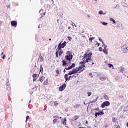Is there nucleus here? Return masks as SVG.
Returning a JSON list of instances; mask_svg holds the SVG:
<instances>
[{
	"mask_svg": "<svg viewBox=\"0 0 128 128\" xmlns=\"http://www.w3.org/2000/svg\"><path fill=\"white\" fill-rule=\"evenodd\" d=\"M92 53H88L86 52L84 56H82V61H81L79 62V64L80 66L77 68V70L78 72H82L84 70V68H86V64L88 63V64L90 66H92V64H94V63L92 62Z\"/></svg>",
	"mask_w": 128,
	"mask_h": 128,
	"instance_id": "f257e3e1",
	"label": "nucleus"
},
{
	"mask_svg": "<svg viewBox=\"0 0 128 128\" xmlns=\"http://www.w3.org/2000/svg\"><path fill=\"white\" fill-rule=\"evenodd\" d=\"M65 58L66 60H72V55L70 53V51H68L66 52Z\"/></svg>",
	"mask_w": 128,
	"mask_h": 128,
	"instance_id": "f03ea898",
	"label": "nucleus"
},
{
	"mask_svg": "<svg viewBox=\"0 0 128 128\" xmlns=\"http://www.w3.org/2000/svg\"><path fill=\"white\" fill-rule=\"evenodd\" d=\"M66 46V41H64L62 43V42H61L58 45V48L60 49V48H64V46Z\"/></svg>",
	"mask_w": 128,
	"mask_h": 128,
	"instance_id": "7ed1b4c3",
	"label": "nucleus"
},
{
	"mask_svg": "<svg viewBox=\"0 0 128 128\" xmlns=\"http://www.w3.org/2000/svg\"><path fill=\"white\" fill-rule=\"evenodd\" d=\"M78 68H74L73 70L69 72L68 73V76H70L72 74H78Z\"/></svg>",
	"mask_w": 128,
	"mask_h": 128,
	"instance_id": "20e7f679",
	"label": "nucleus"
},
{
	"mask_svg": "<svg viewBox=\"0 0 128 128\" xmlns=\"http://www.w3.org/2000/svg\"><path fill=\"white\" fill-rule=\"evenodd\" d=\"M110 104V102L105 101L102 104L101 108H104V106H108Z\"/></svg>",
	"mask_w": 128,
	"mask_h": 128,
	"instance_id": "39448f33",
	"label": "nucleus"
},
{
	"mask_svg": "<svg viewBox=\"0 0 128 128\" xmlns=\"http://www.w3.org/2000/svg\"><path fill=\"white\" fill-rule=\"evenodd\" d=\"M56 52H58V53L59 56H62L64 54V51L60 48H60H57V49L56 50Z\"/></svg>",
	"mask_w": 128,
	"mask_h": 128,
	"instance_id": "423d86ee",
	"label": "nucleus"
},
{
	"mask_svg": "<svg viewBox=\"0 0 128 128\" xmlns=\"http://www.w3.org/2000/svg\"><path fill=\"white\" fill-rule=\"evenodd\" d=\"M66 87V84H64L61 86H60V87H59L58 90L60 92H62V90H64Z\"/></svg>",
	"mask_w": 128,
	"mask_h": 128,
	"instance_id": "0eeeda50",
	"label": "nucleus"
},
{
	"mask_svg": "<svg viewBox=\"0 0 128 128\" xmlns=\"http://www.w3.org/2000/svg\"><path fill=\"white\" fill-rule=\"evenodd\" d=\"M38 76H40V74H34L32 75V77L33 78V82H34V80H36Z\"/></svg>",
	"mask_w": 128,
	"mask_h": 128,
	"instance_id": "6e6552de",
	"label": "nucleus"
},
{
	"mask_svg": "<svg viewBox=\"0 0 128 128\" xmlns=\"http://www.w3.org/2000/svg\"><path fill=\"white\" fill-rule=\"evenodd\" d=\"M61 124L64 126H66V118H64L61 120Z\"/></svg>",
	"mask_w": 128,
	"mask_h": 128,
	"instance_id": "1a4fd4ad",
	"label": "nucleus"
},
{
	"mask_svg": "<svg viewBox=\"0 0 128 128\" xmlns=\"http://www.w3.org/2000/svg\"><path fill=\"white\" fill-rule=\"evenodd\" d=\"M92 98L94 99L92 101L90 102V104H94L98 100V97L95 98L94 96H93Z\"/></svg>",
	"mask_w": 128,
	"mask_h": 128,
	"instance_id": "9d476101",
	"label": "nucleus"
},
{
	"mask_svg": "<svg viewBox=\"0 0 128 128\" xmlns=\"http://www.w3.org/2000/svg\"><path fill=\"white\" fill-rule=\"evenodd\" d=\"M44 80H46V78L44 76H41L39 77L38 80L40 82H43Z\"/></svg>",
	"mask_w": 128,
	"mask_h": 128,
	"instance_id": "9b49d317",
	"label": "nucleus"
},
{
	"mask_svg": "<svg viewBox=\"0 0 128 128\" xmlns=\"http://www.w3.org/2000/svg\"><path fill=\"white\" fill-rule=\"evenodd\" d=\"M11 24L12 26H14L15 28H16V24H18V22L16 20H13L11 22Z\"/></svg>",
	"mask_w": 128,
	"mask_h": 128,
	"instance_id": "f8f14e48",
	"label": "nucleus"
},
{
	"mask_svg": "<svg viewBox=\"0 0 128 128\" xmlns=\"http://www.w3.org/2000/svg\"><path fill=\"white\" fill-rule=\"evenodd\" d=\"M38 60H40V62H42L44 60V57L42 56H40L38 58Z\"/></svg>",
	"mask_w": 128,
	"mask_h": 128,
	"instance_id": "ddd939ff",
	"label": "nucleus"
},
{
	"mask_svg": "<svg viewBox=\"0 0 128 128\" xmlns=\"http://www.w3.org/2000/svg\"><path fill=\"white\" fill-rule=\"evenodd\" d=\"M64 78L66 80V82H67V80H68V74H66L64 76Z\"/></svg>",
	"mask_w": 128,
	"mask_h": 128,
	"instance_id": "4468645a",
	"label": "nucleus"
},
{
	"mask_svg": "<svg viewBox=\"0 0 128 128\" xmlns=\"http://www.w3.org/2000/svg\"><path fill=\"white\" fill-rule=\"evenodd\" d=\"M48 79L44 80V82H43L44 86H48Z\"/></svg>",
	"mask_w": 128,
	"mask_h": 128,
	"instance_id": "2eb2a0df",
	"label": "nucleus"
},
{
	"mask_svg": "<svg viewBox=\"0 0 128 128\" xmlns=\"http://www.w3.org/2000/svg\"><path fill=\"white\" fill-rule=\"evenodd\" d=\"M124 52H128V47H125L124 48H123V50H122Z\"/></svg>",
	"mask_w": 128,
	"mask_h": 128,
	"instance_id": "dca6fc26",
	"label": "nucleus"
},
{
	"mask_svg": "<svg viewBox=\"0 0 128 128\" xmlns=\"http://www.w3.org/2000/svg\"><path fill=\"white\" fill-rule=\"evenodd\" d=\"M104 99L106 100H108V96L106 94H104Z\"/></svg>",
	"mask_w": 128,
	"mask_h": 128,
	"instance_id": "f3484780",
	"label": "nucleus"
},
{
	"mask_svg": "<svg viewBox=\"0 0 128 128\" xmlns=\"http://www.w3.org/2000/svg\"><path fill=\"white\" fill-rule=\"evenodd\" d=\"M98 116H100V111L98 112L95 113V118H98Z\"/></svg>",
	"mask_w": 128,
	"mask_h": 128,
	"instance_id": "a211bd4d",
	"label": "nucleus"
},
{
	"mask_svg": "<svg viewBox=\"0 0 128 128\" xmlns=\"http://www.w3.org/2000/svg\"><path fill=\"white\" fill-rule=\"evenodd\" d=\"M62 66H66L68 64H66V62L64 61V60H62Z\"/></svg>",
	"mask_w": 128,
	"mask_h": 128,
	"instance_id": "6ab92c4d",
	"label": "nucleus"
},
{
	"mask_svg": "<svg viewBox=\"0 0 128 128\" xmlns=\"http://www.w3.org/2000/svg\"><path fill=\"white\" fill-rule=\"evenodd\" d=\"M78 118H80V116H74V117H73V119H74V120H78Z\"/></svg>",
	"mask_w": 128,
	"mask_h": 128,
	"instance_id": "aec40b11",
	"label": "nucleus"
},
{
	"mask_svg": "<svg viewBox=\"0 0 128 128\" xmlns=\"http://www.w3.org/2000/svg\"><path fill=\"white\" fill-rule=\"evenodd\" d=\"M100 80L104 81V80H106V78L105 77L101 76V77L100 78Z\"/></svg>",
	"mask_w": 128,
	"mask_h": 128,
	"instance_id": "412c9836",
	"label": "nucleus"
},
{
	"mask_svg": "<svg viewBox=\"0 0 128 128\" xmlns=\"http://www.w3.org/2000/svg\"><path fill=\"white\" fill-rule=\"evenodd\" d=\"M56 76H60V70L58 69L56 70Z\"/></svg>",
	"mask_w": 128,
	"mask_h": 128,
	"instance_id": "4be33fe9",
	"label": "nucleus"
},
{
	"mask_svg": "<svg viewBox=\"0 0 128 128\" xmlns=\"http://www.w3.org/2000/svg\"><path fill=\"white\" fill-rule=\"evenodd\" d=\"M94 38H96L94 37L90 38H89V40L90 42H92V40H94Z\"/></svg>",
	"mask_w": 128,
	"mask_h": 128,
	"instance_id": "5701e85b",
	"label": "nucleus"
},
{
	"mask_svg": "<svg viewBox=\"0 0 128 128\" xmlns=\"http://www.w3.org/2000/svg\"><path fill=\"white\" fill-rule=\"evenodd\" d=\"M2 54H4V52L1 54V56H2V58H3V60H4L6 58V54L3 55V56Z\"/></svg>",
	"mask_w": 128,
	"mask_h": 128,
	"instance_id": "b1692460",
	"label": "nucleus"
},
{
	"mask_svg": "<svg viewBox=\"0 0 128 128\" xmlns=\"http://www.w3.org/2000/svg\"><path fill=\"white\" fill-rule=\"evenodd\" d=\"M98 40H100V42H101L102 44H104V41H102V39L100 38H98Z\"/></svg>",
	"mask_w": 128,
	"mask_h": 128,
	"instance_id": "393cba45",
	"label": "nucleus"
},
{
	"mask_svg": "<svg viewBox=\"0 0 128 128\" xmlns=\"http://www.w3.org/2000/svg\"><path fill=\"white\" fill-rule=\"evenodd\" d=\"M103 52H104V54H108V51L106 50V48H104L102 50Z\"/></svg>",
	"mask_w": 128,
	"mask_h": 128,
	"instance_id": "a878e982",
	"label": "nucleus"
},
{
	"mask_svg": "<svg viewBox=\"0 0 128 128\" xmlns=\"http://www.w3.org/2000/svg\"><path fill=\"white\" fill-rule=\"evenodd\" d=\"M76 66V64L72 63V64L70 66L71 68H74Z\"/></svg>",
	"mask_w": 128,
	"mask_h": 128,
	"instance_id": "bb28decb",
	"label": "nucleus"
},
{
	"mask_svg": "<svg viewBox=\"0 0 128 128\" xmlns=\"http://www.w3.org/2000/svg\"><path fill=\"white\" fill-rule=\"evenodd\" d=\"M108 67L109 68H114V65L112 64H108Z\"/></svg>",
	"mask_w": 128,
	"mask_h": 128,
	"instance_id": "cd10ccee",
	"label": "nucleus"
},
{
	"mask_svg": "<svg viewBox=\"0 0 128 128\" xmlns=\"http://www.w3.org/2000/svg\"><path fill=\"white\" fill-rule=\"evenodd\" d=\"M110 22H114V24H116V20H114L113 18H110Z\"/></svg>",
	"mask_w": 128,
	"mask_h": 128,
	"instance_id": "c85d7f7f",
	"label": "nucleus"
},
{
	"mask_svg": "<svg viewBox=\"0 0 128 128\" xmlns=\"http://www.w3.org/2000/svg\"><path fill=\"white\" fill-rule=\"evenodd\" d=\"M6 88L8 90H10V85H7Z\"/></svg>",
	"mask_w": 128,
	"mask_h": 128,
	"instance_id": "c756f323",
	"label": "nucleus"
},
{
	"mask_svg": "<svg viewBox=\"0 0 128 128\" xmlns=\"http://www.w3.org/2000/svg\"><path fill=\"white\" fill-rule=\"evenodd\" d=\"M65 70H72V67L69 66L68 68H65Z\"/></svg>",
	"mask_w": 128,
	"mask_h": 128,
	"instance_id": "7c9ffc66",
	"label": "nucleus"
},
{
	"mask_svg": "<svg viewBox=\"0 0 128 128\" xmlns=\"http://www.w3.org/2000/svg\"><path fill=\"white\" fill-rule=\"evenodd\" d=\"M42 70H44V68H42V66L40 65V72H42Z\"/></svg>",
	"mask_w": 128,
	"mask_h": 128,
	"instance_id": "2f4dec72",
	"label": "nucleus"
},
{
	"mask_svg": "<svg viewBox=\"0 0 128 128\" xmlns=\"http://www.w3.org/2000/svg\"><path fill=\"white\" fill-rule=\"evenodd\" d=\"M98 14H104V12H102V10H100V11L98 12Z\"/></svg>",
	"mask_w": 128,
	"mask_h": 128,
	"instance_id": "473e14b6",
	"label": "nucleus"
},
{
	"mask_svg": "<svg viewBox=\"0 0 128 128\" xmlns=\"http://www.w3.org/2000/svg\"><path fill=\"white\" fill-rule=\"evenodd\" d=\"M78 74H75L72 76V78H78Z\"/></svg>",
	"mask_w": 128,
	"mask_h": 128,
	"instance_id": "72a5a7b5",
	"label": "nucleus"
},
{
	"mask_svg": "<svg viewBox=\"0 0 128 128\" xmlns=\"http://www.w3.org/2000/svg\"><path fill=\"white\" fill-rule=\"evenodd\" d=\"M100 116H102L103 114H104V112H102H102L100 110Z\"/></svg>",
	"mask_w": 128,
	"mask_h": 128,
	"instance_id": "f704fd0d",
	"label": "nucleus"
},
{
	"mask_svg": "<svg viewBox=\"0 0 128 128\" xmlns=\"http://www.w3.org/2000/svg\"><path fill=\"white\" fill-rule=\"evenodd\" d=\"M58 122V119H54L53 120V124H56Z\"/></svg>",
	"mask_w": 128,
	"mask_h": 128,
	"instance_id": "c9c22d12",
	"label": "nucleus"
},
{
	"mask_svg": "<svg viewBox=\"0 0 128 128\" xmlns=\"http://www.w3.org/2000/svg\"><path fill=\"white\" fill-rule=\"evenodd\" d=\"M88 96H92V92H88Z\"/></svg>",
	"mask_w": 128,
	"mask_h": 128,
	"instance_id": "e433bc0d",
	"label": "nucleus"
},
{
	"mask_svg": "<svg viewBox=\"0 0 128 128\" xmlns=\"http://www.w3.org/2000/svg\"><path fill=\"white\" fill-rule=\"evenodd\" d=\"M68 40H70H70H72V37L68 36Z\"/></svg>",
	"mask_w": 128,
	"mask_h": 128,
	"instance_id": "4c0bfd02",
	"label": "nucleus"
},
{
	"mask_svg": "<svg viewBox=\"0 0 128 128\" xmlns=\"http://www.w3.org/2000/svg\"><path fill=\"white\" fill-rule=\"evenodd\" d=\"M88 74H89V76H91V78H92V76H92V72L89 73Z\"/></svg>",
	"mask_w": 128,
	"mask_h": 128,
	"instance_id": "58836bf2",
	"label": "nucleus"
},
{
	"mask_svg": "<svg viewBox=\"0 0 128 128\" xmlns=\"http://www.w3.org/2000/svg\"><path fill=\"white\" fill-rule=\"evenodd\" d=\"M98 50L100 52H102V47H100Z\"/></svg>",
	"mask_w": 128,
	"mask_h": 128,
	"instance_id": "ea45409f",
	"label": "nucleus"
},
{
	"mask_svg": "<svg viewBox=\"0 0 128 128\" xmlns=\"http://www.w3.org/2000/svg\"><path fill=\"white\" fill-rule=\"evenodd\" d=\"M54 118H56L58 120V118H62V116L59 117L58 116H55Z\"/></svg>",
	"mask_w": 128,
	"mask_h": 128,
	"instance_id": "a19ab883",
	"label": "nucleus"
},
{
	"mask_svg": "<svg viewBox=\"0 0 128 128\" xmlns=\"http://www.w3.org/2000/svg\"><path fill=\"white\" fill-rule=\"evenodd\" d=\"M112 120L113 122H116V118H113L112 119Z\"/></svg>",
	"mask_w": 128,
	"mask_h": 128,
	"instance_id": "79ce46f5",
	"label": "nucleus"
},
{
	"mask_svg": "<svg viewBox=\"0 0 128 128\" xmlns=\"http://www.w3.org/2000/svg\"><path fill=\"white\" fill-rule=\"evenodd\" d=\"M102 24H104V26H106V24H108V22H103Z\"/></svg>",
	"mask_w": 128,
	"mask_h": 128,
	"instance_id": "37998d69",
	"label": "nucleus"
},
{
	"mask_svg": "<svg viewBox=\"0 0 128 128\" xmlns=\"http://www.w3.org/2000/svg\"><path fill=\"white\" fill-rule=\"evenodd\" d=\"M56 58H58V53L56 51Z\"/></svg>",
	"mask_w": 128,
	"mask_h": 128,
	"instance_id": "c03bdc74",
	"label": "nucleus"
},
{
	"mask_svg": "<svg viewBox=\"0 0 128 128\" xmlns=\"http://www.w3.org/2000/svg\"><path fill=\"white\" fill-rule=\"evenodd\" d=\"M28 118H30V116H26V120H28Z\"/></svg>",
	"mask_w": 128,
	"mask_h": 128,
	"instance_id": "a18cd8bd",
	"label": "nucleus"
},
{
	"mask_svg": "<svg viewBox=\"0 0 128 128\" xmlns=\"http://www.w3.org/2000/svg\"><path fill=\"white\" fill-rule=\"evenodd\" d=\"M70 78H72V76H70L69 78H68V80H70Z\"/></svg>",
	"mask_w": 128,
	"mask_h": 128,
	"instance_id": "49530a36",
	"label": "nucleus"
},
{
	"mask_svg": "<svg viewBox=\"0 0 128 128\" xmlns=\"http://www.w3.org/2000/svg\"><path fill=\"white\" fill-rule=\"evenodd\" d=\"M93 110H100V109L98 108H94V109H93Z\"/></svg>",
	"mask_w": 128,
	"mask_h": 128,
	"instance_id": "de8ad7c7",
	"label": "nucleus"
},
{
	"mask_svg": "<svg viewBox=\"0 0 128 128\" xmlns=\"http://www.w3.org/2000/svg\"><path fill=\"white\" fill-rule=\"evenodd\" d=\"M116 128H120V125H117Z\"/></svg>",
	"mask_w": 128,
	"mask_h": 128,
	"instance_id": "09e8293b",
	"label": "nucleus"
},
{
	"mask_svg": "<svg viewBox=\"0 0 128 128\" xmlns=\"http://www.w3.org/2000/svg\"><path fill=\"white\" fill-rule=\"evenodd\" d=\"M96 44H97V46H100V43H98V42H96Z\"/></svg>",
	"mask_w": 128,
	"mask_h": 128,
	"instance_id": "8fccbe9b",
	"label": "nucleus"
},
{
	"mask_svg": "<svg viewBox=\"0 0 128 128\" xmlns=\"http://www.w3.org/2000/svg\"><path fill=\"white\" fill-rule=\"evenodd\" d=\"M56 102H54V106H58V103H56Z\"/></svg>",
	"mask_w": 128,
	"mask_h": 128,
	"instance_id": "3c124183",
	"label": "nucleus"
},
{
	"mask_svg": "<svg viewBox=\"0 0 128 128\" xmlns=\"http://www.w3.org/2000/svg\"><path fill=\"white\" fill-rule=\"evenodd\" d=\"M42 15L43 16H46V12H43Z\"/></svg>",
	"mask_w": 128,
	"mask_h": 128,
	"instance_id": "603ef678",
	"label": "nucleus"
},
{
	"mask_svg": "<svg viewBox=\"0 0 128 128\" xmlns=\"http://www.w3.org/2000/svg\"><path fill=\"white\" fill-rule=\"evenodd\" d=\"M86 124H88V120L86 121Z\"/></svg>",
	"mask_w": 128,
	"mask_h": 128,
	"instance_id": "864d4df0",
	"label": "nucleus"
},
{
	"mask_svg": "<svg viewBox=\"0 0 128 128\" xmlns=\"http://www.w3.org/2000/svg\"><path fill=\"white\" fill-rule=\"evenodd\" d=\"M127 128H128V122L126 123V124Z\"/></svg>",
	"mask_w": 128,
	"mask_h": 128,
	"instance_id": "5fc2aeb1",
	"label": "nucleus"
},
{
	"mask_svg": "<svg viewBox=\"0 0 128 128\" xmlns=\"http://www.w3.org/2000/svg\"><path fill=\"white\" fill-rule=\"evenodd\" d=\"M68 30H70V26H68Z\"/></svg>",
	"mask_w": 128,
	"mask_h": 128,
	"instance_id": "6e6d98bb",
	"label": "nucleus"
},
{
	"mask_svg": "<svg viewBox=\"0 0 128 128\" xmlns=\"http://www.w3.org/2000/svg\"><path fill=\"white\" fill-rule=\"evenodd\" d=\"M49 40H52V38H49Z\"/></svg>",
	"mask_w": 128,
	"mask_h": 128,
	"instance_id": "4d7b16f0",
	"label": "nucleus"
},
{
	"mask_svg": "<svg viewBox=\"0 0 128 128\" xmlns=\"http://www.w3.org/2000/svg\"><path fill=\"white\" fill-rule=\"evenodd\" d=\"M40 18H42V15L41 17Z\"/></svg>",
	"mask_w": 128,
	"mask_h": 128,
	"instance_id": "13d9d810",
	"label": "nucleus"
},
{
	"mask_svg": "<svg viewBox=\"0 0 128 128\" xmlns=\"http://www.w3.org/2000/svg\"><path fill=\"white\" fill-rule=\"evenodd\" d=\"M95 1H96H96H97V0H95Z\"/></svg>",
	"mask_w": 128,
	"mask_h": 128,
	"instance_id": "bf43d9fd",
	"label": "nucleus"
},
{
	"mask_svg": "<svg viewBox=\"0 0 128 128\" xmlns=\"http://www.w3.org/2000/svg\"><path fill=\"white\" fill-rule=\"evenodd\" d=\"M52 0V2H54V0Z\"/></svg>",
	"mask_w": 128,
	"mask_h": 128,
	"instance_id": "052dcab7",
	"label": "nucleus"
},
{
	"mask_svg": "<svg viewBox=\"0 0 128 128\" xmlns=\"http://www.w3.org/2000/svg\"><path fill=\"white\" fill-rule=\"evenodd\" d=\"M88 18H90V16H88Z\"/></svg>",
	"mask_w": 128,
	"mask_h": 128,
	"instance_id": "680f3d73",
	"label": "nucleus"
},
{
	"mask_svg": "<svg viewBox=\"0 0 128 128\" xmlns=\"http://www.w3.org/2000/svg\"><path fill=\"white\" fill-rule=\"evenodd\" d=\"M127 78H128V76H127Z\"/></svg>",
	"mask_w": 128,
	"mask_h": 128,
	"instance_id": "e2e57ef3",
	"label": "nucleus"
},
{
	"mask_svg": "<svg viewBox=\"0 0 128 128\" xmlns=\"http://www.w3.org/2000/svg\"><path fill=\"white\" fill-rule=\"evenodd\" d=\"M106 48V47H105Z\"/></svg>",
	"mask_w": 128,
	"mask_h": 128,
	"instance_id": "0e129e2a",
	"label": "nucleus"
}]
</instances>
